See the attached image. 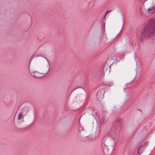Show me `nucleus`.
<instances>
[{
	"label": "nucleus",
	"mask_w": 155,
	"mask_h": 155,
	"mask_svg": "<svg viewBox=\"0 0 155 155\" xmlns=\"http://www.w3.org/2000/svg\"><path fill=\"white\" fill-rule=\"evenodd\" d=\"M149 37H155V18H151L146 23L140 35V40Z\"/></svg>",
	"instance_id": "1"
},
{
	"label": "nucleus",
	"mask_w": 155,
	"mask_h": 155,
	"mask_svg": "<svg viewBox=\"0 0 155 155\" xmlns=\"http://www.w3.org/2000/svg\"><path fill=\"white\" fill-rule=\"evenodd\" d=\"M122 120L120 118L116 119L114 122L113 126V129L115 130H119L121 128Z\"/></svg>",
	"instance_id": "2"
},
{
	"label": "nucleus",
	"mask_w": 155,
	"mask_h": 155,
	"mask_svg": "<svg viewBox=\"0 0 155 155\" xmlns=\"http://www.w3.org/2000/svg\"><path fill=\"white\" fill-rule=\"evenodd\" d=\"M48 71L45 73H41L37 71H29L31 75L33 77L37 78H40L44 76L48 72Z\"/></svg>",
	"instance_id": "3"
},
{
	"label": "nucleus",
	"mask_w": 155,
	"mask_h": 155,
	"mask_svg": "<svg viewBox=\"0 0 155 155\" xmlns=\"http://www.w3.org/2000/svg\"><path fill=\"white\" fill-rule=\"evenodd\" d=\"M23 111L20 112L19 113L18 115V119L19 120H21V121L22 122L23 121Z\"/></svg>",
	"instance_id": "4"
},
{
	"label": "nucleus",
	"mask_w": 155,
	"mask_h": 155,
	"mask_svg": "<svg viewBox=\"0 0 155 155\" xmlns=\"http://www.w3.org/2000/svg\"><path fill=\"white\" fill-rule=\"evenodd\" d=\"M148 12L149 13L153 14L155 12V8L153 7L150 8L148 9Z\"/></svg>",
	"instance_id": "5"
},
{
	"label": "nucleus",
	"mask_w": 155,
	"mask_h": 155,
	"mask_svg": "<svg viewBox=\"0 0 155 155\" xmlns=\"http://www.w3.org/2000/svg\"><path fill=\"white\" fill-rule=\"evenodd\" d=\"M147 144V142H145L143 144V145H142L140 146V147H139L137 153H138V154H137V155H140V154L139 153V150H140L142 149V150H143V149H144V148H143V147L144 146H146Z\"/></svg>",
	"instance_id": "6"
},
{
	"label": "nucleus",
	"mask_w": 155,
	"mask_h": 155,
	"mask_svg": "<svg viewBox=\"0 0 155 155\" xmlns=\"http://www.w3.org/2000/svg\"><path fill=\"white\" fill-rule=\"evenodd\" d=\"M78 130L79 131L83 130V128L81 125H79L78 127Z\"/></svg>",
	"instance_id": "7"
},
{
	"label": "nucleus",
	"mask_w": 155,
	"mask_h": 155,
	"mask_svg": "<svg viewBox=\"0 0 155 155\" xmlns=\"http://www.w3.org/2000/svg\"><path fill=\"white\" fill-rule=\"evenodd\" d=\"M143 9L141 8L140 10V15L141 16H143V13H144V12H143Z\"/></svg>",
	"instance_id": "8"
},
{
	"label": "nucleus",
	"mask_w": 155,
	"mask_h": 155,
	"mask_svg": "<svg viewBox=\"0 0 155 155\" xmlns=\"http://www.w3.org/2000/svg\"><path fill=\"white\" fill-rule=\"evenodd\" d=\"M110 11H108L106 13L105 15L104 16V17H105V16H106V15L107 14H108V13H109Z\"/></svg>",
	"instance_id": "9"
}]
</instances>
